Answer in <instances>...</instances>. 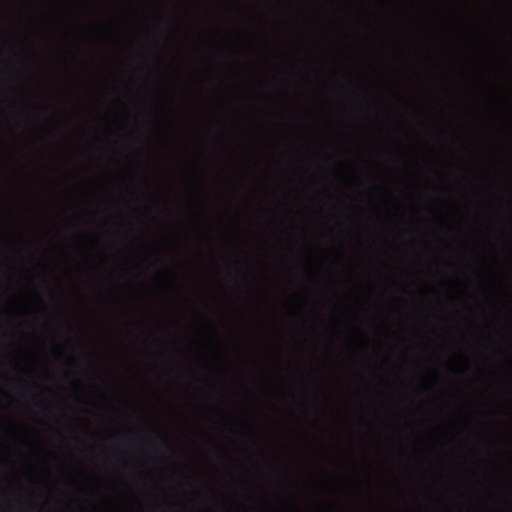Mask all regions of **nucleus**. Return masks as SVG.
<instances>
[{"label": "nucleus", "mask_w": 512, "mask_h": 512, "mask_svg": "<svg viewBox=\"0 0 512 512\" xmlns=\"http://www.w3.org/2000/svg\"><path fill=\"white\" fill-rule=\"evenodd\" d=\"M156 449L161 452V453H168L170 452V447L169 445L164 441V440H159L157 443H156Z\"/></svg>", "instance_id": "f257e3e1"}]
</instances>
